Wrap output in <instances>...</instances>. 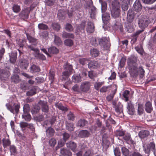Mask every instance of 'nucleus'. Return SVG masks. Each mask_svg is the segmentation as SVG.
<instances>
[{
  "instance_id": "obj_1",
  "label": "nucleus",
  "mask_w": 156,
  "mask_h": 156,
  "mask_svg": "<svg viewBox=\"0 0 156 156\" xmlns=\"http://www.w3.org/2000/svg\"><path fill=\"white\" fill-rule=\"evenodd\" d=\"M137 66L128 67L130 75L131 77L135 78L138 76L139 72L140 78H142L144 75L145 71L142 66H140L138 68Z\"/></svg>"
},
{
  "instance_id": "obj_2",
  "label": "nucleus",
  "mask_w": 156,
  "mask_h": 156,
  "mask_svg": "<svg viewBox=\"0 0 156 156\" xmlns=\"http://www.w3.org/2000/svg\"><path fill=\"white\" fill-rule=\"evenodd\" d=\"M112 8L111 10L112 16L115 19L119 17L120 15V7L119 2H112Z\"/></svg>"
},
{
  "instance_id": "obj_3",
  "label": "nucleus",
  "mask_w": 156,
  "mask_h": 156,
  "mask_svg": "<svg viewBox=\"0 0 156 156\" xmlns=\"http://www.w3.org/2000/svg\"><path fill=\"white\" fill-rule=\"evenodd\" d=\"M153 20L147 17L142 18L138 21L139 27L141 29L144 30L147 27L148 25L152 23Z\"/></svg>"
},
{
  "instance_id": "obj_4",
  "label": "nucleus",
  "mask_w": 156,
  "mask_h": 156,
  "mask_svg": "<svg viewBox=\"0 0 156 156\" xmlns=\"http://www.w3.org/2000/svg\"><path fill=\"white\" fill-rule=\"evenodd\" d=\"M98 44L105 50H108L111 46L109 39L108 37H104L98 39Z\"/></svg>"
},
{
  "instance_id": "obj_5",
  "label": "nucleus",
  "mask_w": 156,
  "mask_h": 156,
  "mask_svg": "<svg viewBox=\"0 0 156 156\" xmlns=\"http://www.w3.org/2000/svg\"><path fill=\"white\" fill-rule=\"evenodd\" d=\"M9 66L6 67L4 69H0V80H7L10 75L9 70H11Z\"/></svg>"
},
{
  "instance_id": "obj_6",
  "label": "nucleus",
  "mask_w": 156,
  "mask_h": 156,
  "mask_svg": "<svg viewBox=\"0 0 156 156\" xmlns=\"http://www.w3.org/2000/svg\"><path fill=\"white\" fill-rule=\"evenodd\" d=\"M143 150L145 153L149 156L150 151H153L155 148V144L154 142L150 143L148 144H144L143 145Z\"/></svg>"
},
{
  "instance_id": "obj_7",
  "label": "nucleus",
  "mask_w": 156,
  "mask_h": 156,
  "mask_svg": "<svg viewBox=\"0 0 156 156\" xmlns=\"http://www.w3.org/2000/svg\"><path fill=\"white\" fill-rule=\"evenodd\" d=\"M7 108L12 113L16 115H17L19 112V108L20 107L19 104H14L13 106L8 104H6Z\"/></svg>"
},
{
  "instance_id": "obj_8",
  "label": "nucleus",
  "mask_w": 156,
  "mask_h": 156,
  "mask_svg": "<svg viewBox=\"0 0 156 156\" xmlns=\"http://www.w3.org/2000/svg\"><path fill=\"white\" fill-rule=\"evenodd\" d=\"M137 57L134 55H132L127 59V64L128 67L138 66L136 63L137 62Z\"/></svg>"
},
{
  "instance_id": "obj_9",
  "label": "nucleus",
  "mask_w": 156,
  "mask_h": 156,
  "mask_svg": "<svg viewBox=\"0 0 156 156\" xmlns=\"http://www.w3.org/2000/svg\"><path fill=\"white\" fill-rule=\"evenodd\" d=\"M93 2L91 1L89 4L87 5V6L90 8V11H89L90 17L92 19H94L96 15V8L94 6H93Z\"/></svg>"
},
{
  "instance_id": "obj_10",
  "label": "nucleus",
  "mask_w": 156,
  "mask_h": 156,
  "mask_svg": "<svg viewBox=\"0 0 156 156\" xmlns=\"http://www.w3.org/2000/svg\"><path fill=\"white\" fill-rule=\"evenodd\" d=\"M38 103L41 106L42 111L43 112L46 113L49 112V107L47 101L40 100Z\"/></svg>"
},
{
  "instance_id": "obj_11",
  "label": "nucleus",
  "mask_w": 156,
  "mask_h": 156,
  "mask_svg": "<svg viewBox=\"0 0 156 156\" xmlns=\"http://www.w3.org/2000/svg\"><path fill=\"white\" fill-rule=\"evenodd\" d=\"M18 65L21 69H27L29 65V62L26 59L22 58L19 60Z\"/></svg>"
},
{
  "instance_id": "obj_12",
  "label": "nucleus",
  "mask_w": 156,
  "mask_h": 156,
  "mask_svg": "<svg viewBox=\"0 0 156 156\" xmlns=\"http://www.w3.org/2000/svg\"><path fill=\"white\" fill-rule=\"evenodd\" d=\"M30 12V10L28 8H26L22 10L19 14L20 17L23 20L28 18Z\"/></svg>"
},
{
  "instance_id": "obj_13",
  "label": "nucleus",
  "mask_w": 156,
  "mask_h": 156,
  "mask_svg": "<svg viewBox=\"0 0 156 156\" xmlns=\"http://www.w3.org/2000/svg\"><path fill=\"white\" fill-rule=\"evenodd\" d=\"M9 61L11 63L14 64L16 61L17 57V52L16 51H12L9 53Z\"/></svg>"
},
{
  "instance_id": "obj_14",
  "label": "nucleus",
  "mask_w": 156,
  "mask_h": 156,
  "mask_svg": "<svg viewBox=\"0 0 156 156\" xmlns=\"http://www.w3.org/2000/svg\"><path fill=\"white\" fill-rule=\"evenodd\" d=\"M90 83L89 82L85 81L83 82L80 86V90L81 91L87 92L90 89Z\"/></svg>"
},
{
  "instance_id": "obj_15",
  "label": "nucleus",
  "mask_w": 156,
  "mask_h": 156,
  "mask_svg": "<svg viewBox=\"0 0 156 156\" xmlns=\"http://www.w3.org/2000/svg\"><path fill=\"white\" fill-rule=\"evenodd\" d=\"M90 135L89 131L87 130H83L79 132L78 136L81 138H85L89 137Z\"/></svg>"
},
{
  "instance_id": "obj_16",
  "label": "nucleus",
  "mask_w": 156,
  "mask_h": 156,
  "mask_svg": "<svg viewBox=\"0 0 156 156\" xmlns=\"http://www.w3.org/2000/svg\"><path fill=\"white\" fill-rule=\"evenodd\" d=\"M134 12L131 9H129L127 12V20L128 22H132L134 17Z\"/></svg>"
},
{
  "instance_id": "obj_17",
  "label": "nucleus",
  "mask_w": 156,
  "mask_h": 156,
  "mask_svg": "<svg viewBox=\"0 0 156 156\" xmlns=\"http://www.w3.org/2000/svg\"><path fill=\"white\" fill-rule=\"evenodd\" d=\"M142 6L139 0H136L133 6V9L136 12L140 11L142 9Z\"/></svg>"
},
{
  "instance_id": "obj_18",
  "label": "nucleus",
  "mask_w": 156,
  "mask_h": 156,
  "mask_svg": "<svg viewBox=\"0 0 156 156\" xmlns=\"http://www.w3.org/2000/svg\"><path fill=\"white\" fill-rule=\"evenodd\" d=\"M127 108L128 114L130 115H133L134 114L135 112L134 106L130 101L128 102Z\"/></svg>"
},
{
  "instance_id": "obj_19",
  "label": "nucleus",
  "mask_w": 156,
  "mask_h": 156,
  "mask_svg": "<svg viewBox=\"0 0 156 156\" xmlns=\"http://www.w3.org/2000/svg\"><path fill=\"white\" fill-rule=\"evenodd\" d=\"M86 24V21L84 20H83L81 24L77 27L76 30L75 31L76 33L79 34L80 31H83Z\"/></svg>"
},
{
  "instance_id": "obj_20",
  "label": "nucleus",
  "mask_w": 156,
  "mask_h": 156,
  "mask_svg": "<svg viewBox=\"0 0 156 156\" xmlns=\"http://www.w3.org/2000/svg\"><path fill=\"white\" fill-rule=\"evenodd\" d=\"M112 87H115V88L114 90L112 91L110 94L106 97V100L108 102L110 101L113 99L117 91V87L115 85H113Z\"/></svg>"
},
{
  "instance_id": "obj_21",
  "label": "nucleus",
  "mask_w": 156,
  "mask_h": 156,
  "mask_svg": "<svg viewBox=\"0 0 156 156\" xmlns=\"http://www.w3.org/2000/svg\"><path fill=\"white\" fill-rule=\"evenodd\" d=\"M61 154L64 156H72V153L70 150L67 148H62L60 149Z\"/></svg>"
},
{
  "instance_id": "obj_22",
  "label": "nucleus",
  "mask_w": 156,
  "mask_h": 156,
  "mask_svg": "<svg viewBox=\"0 0 156 156\" xmlns=\"http://www.w3.org/2000/svg\"><path fill=\"white\" fill-rule=\"evenodd\" d=\"M126 30L129 33H132L134 30V27L132 22H128L125 25Z\"/></svg>"
},
{
  "instance_id": "obj_23",
  "label": "nucleus",
  "mask_w": 156,
  "mask_h": 156,
  "mask_svg": "<svg viewBox=\"0 0 156 156\" xmlns=\"http://www.w3.org/2000/svg\"><path fill=\"white\" fill-rule=\"evenodd\" d=\"M144 108L147 113H151L153 110L151 102L149 101H147L145 104Z\"/></svg>"
},
{
  "instance_id": "obj_24",
  "label": "nucleus",
  "mask_w": 156,
  "mask_h": 156,
  "mask_svg": "<svg viewBox=\"0 0 156 156\" xmlns=\"http://www.w3.org/2000/svg\"><path fill=\"white\" fill-rule=\"evenodd\" d=\"M98 66V62L95 61H91L88 64V67L90 69H97Z\"/></svg>"
},
{
  "instance_id": "obj_25",
  "label": "nucleus",
  "mask_w": 156,
  "mask_h": 156,
  "mask_svg": "<svg viewBox=\"0 0 156 156\" xmlns=\"http://www.w3.org/2000/svg\"><path fill=\"white\" fill-rule=\"evenodd\" d=\"M149 131L146 130H142L139 133V137L141 139L147 138L149 135Z\"/></svg>"
},
{
  "instance_id": "obj_26",
  "label": "nucleus",
  "mask_w": 156,
  "mask_h": 156,
  "mask_svg": "<svg viewBox=\"0 0 156 156\" xmlns=\"http://www.w3.org/2000/svg\"><path fill=\"white\" fill-rule=\"evenodd\" d=\"M27 38L29 42L31 44H37V40L34 37H32L28 33H26Z\"/></svg>"
},
{
  "instance_id": "obj_27",
  "label": "nucleus",
  "mask_w": 156,
  "mask_h": 156,
  "mask_svg": "<svg viewBox=\"0 0 156 156\" xmlns=\"http://www.w3.org/2000/svg\"><path fill=\"white\" fill-rule=\"evenodd\" d=\"M66 129L69 131H72L74 130V124L72 122H68L67 121L65 122Z\"/></svg>"
},
{
  "instance_id": "obj_28",
  "label": "nucleus",
  "mask_w": 156,
  "mask_h": 156,
  "mask_svg": "<svg viewBox=\"0 0 156 156\" xmlns=\"http://www.w3.org/2000/svg\"><path fill=\"white\" fill-rule=\"evenodd\" d=\"M41 69L40 67L35 65H33L30 68V71L33 73H39Z\"/></svg>"
},
{
  "instance_id": "obj_29",
  "label": "nucleus",
  "mask_w": 156,
  "mask_h": 156,
  "mask_svg": "<svg viewBox=\"0 0 156 156\" xmlns=\"http://www.w3.org/2000/svg\"><path fill=\"white\" fill-rule=\"evenodd\" d=\"M113 108H115V111L116 112L119 113H122L123 106L120 102L118 103L117 105L116 106L113 107Z\"/></svg>"
},
{
  "instance_id": "obj_30",
  "label": "nucleus",
  "mask_w": 156,
  "mask_h": 156,
  "mask_svg": "<svg viewBox=\"0 0 156 156\" xmlns=\"http://www.w3.org/2000/svg\"><path fill=\"white\" fill-rule=\"evenodd\" d=\"M64 69L65 71H67L68 72L72 73L73 70V66L67 63H65L63 66Z\"/></svg>"
},
{
  "instance_id": "obj_31",
  "label": "nucleus",
  "mask_w": 156,
  "mask_h": 156,
  "mask_svg": "<svg viewBox=\"0 0 156 156\" xmlns=\"http://www.w3.org/2000/svg\"><path fill=\"white\" fill-rule=\"evenodd\" d=\"M68 147L70 148L73 151H74L76 147V143L72 141H69L66 144Z\"/></svg>"
},
{
  "instance_id": "obj_32",
  "label": "nucleus",
  "mask_w": 156,
  "mask_h": 156,
  "mask_svg": "<svg viewBox=\"0 0 156 156\" xmlns=\"http://www.w3.org/2000/svg\"><path fill=\"white\" fill-rule=\"evenodd\" d=\"M48 53L52 54H56L59 52L58 50L55 47L53 46L51 47L48 48Z\"/></svg>"
},
{
  "instance_id": "obj_33",
  "label": "nucleus",
  "mask_w": 156,
  "mask_h": 156,
  "mask_svg": "<svg viewBox=\"0 0 156 156\" xmlns=\"http://www.w3.org/2000/svg\"><path fill=\"white\" fill-rule=\"evenodd\" d=\"M26 39H17L16 40L17 44L20 47V48H23L24 46V44L26 43Z\"/></svg>"
},
{
  "instance_id": "obj_34",
  "label": "nucleus",
  "mask_w": 156,
  "mask_h": 156,
  "mask_svg": "<svg viewBox=\"0 0 156 156\" xmlns=\"http://www.w3.org/2000/svg\"><path fill=\"white\" fill-rule=\"evenodd\" d=\"M62 37L64 38H68L74 39V35L71 33H67L66 31H63L62 34Z\"/></svg>"
},
{
  "instance_id": "obj_35",
  "label": "nucleus",
  "mask_w": 156,
  "mask_h": 156,
  "mask_svg": "<svg viewBox=\"0 0 156 156\" xmlns=\"http://www.w3.org/2000/svg\"><path fill=\"white\" fill-rule=\"evenodd\" d=\"M11 82L15 83H17L21 81L18 75L13 74L11 77Z\"/></svg>"
},
{
  "instance_id": "obj_36",
  "label": "nucleus",
  "mask_w": 156,
  "mask_h": 156,
  "mask_svg": "<svg viewBox=\"0 0 156 156\" xmlns=\"http://www.w3.org/2000/svg\"><path fill=\"white\" fill-rule=\"evenodd\" d=\"M46 132L47 136L51 137L54 135L55 131L53 128L51 127H49L46 130Z\"/></svg>"
},
{
  "instance_id": "obj_37",
  "label": "nucleus",
  "mask_w": 156,
  "mask_h": 156,
  "mask_svg": "<svg viewBox=\"0 0 156 156\" xmlns=\"http://www.w3.org/2000/svg\"><path fill=\"white\" fill-rule=\"evenodd\" d=\"M58 0H45V5L48 6H51L56 4Z\"/></svg>"
},
{
  "instance_id": "obj_38",
  "label": "nucleus",
  "mask_w": 156,
  "mask_h": 156,
  "mask_svg": "<svg viewBox=\"0 0 156 156\" xmlns=\"http://www.w3.org/2000/svg\"><path fill=\"white\" fill-rule=\"evenodd\" d=\"M121 151L123 155L124 156H131L128 149L126 147H122L121 148Z\"/></svg>"
},
{
  "instance_id": "obj_39",
  "label": "nucleus",
  "mask_w": 156,
  "mask_h": 156,
  "mask_svg": "<svg viewBox=\"0 0 156 156\" xmlns=\"http://www.w3.org/2000/svg\"><path fill=\"white\" fill-rule=\"evenodd\" d=\"M102 20L104 22L109 20L110 19V14L109 13L105 12L102 14Z\"/></svg>"
},
{
  "instance_id": "obj_40",
  "label": "nucleus",
  "mask_w": 156,
  "mask_h": 156,
  "mask_svg": "<svg viewBox=\"0 0 156 156\" xmlns=\"http://www.w3.org/2000/svg\"><path fill=\"white\" fill-rule=\"evenodd\" d=\"M36 93V88L35 87H32L30 90L26 92V95L28 96H32L35 94Z\"/></svg>"
},
{
  "instance_id": "obj_41",
  "label": "nucleus",
  "mask_w": 156,
  "mask_h": 156,
  "mask_svg": "<svg viewBox=\"0 0 156 156\" xmlns=\"http://www.w3.org/2000/svg\"><path fill=\"white\" fill-rule=\"evenodd\" d=\"M72 81L75 83H78L81 81V78L80 75L74 74L72 77Z\"/></svg>"
},
{
  "instance_id": "obj_42",
  "label": "nucleus",
  "mask_w": 156,
  "mask_h": 156,
  "mask_svg": "<svg viewBox=\"0 0 156 156\" xmlns=\"http://www.w3.org/2000/svg\"><path fill=\"white\" fill-rule=\"evenodd\" d=\"M37 44H31L30 45L27 44V48L30 51H34L38 49L37 48Z\"/></svg>"
},
{
  "instance_id": "obj_43",
  "label": "nucleus",
  "mask_w": 156,
  "mask_h": 156,
  "mask_svg": "<svg viewBox=\"0 0 156 156\" xmlns=\"http://www.w3.org/2000/svg\"><path fill=\"white\" fill-rule=\"evenodd\" d=\"M113 85L112 86H103L101 88L100 91L101 92H106L108 91L111 90L112 88H115V87H112Z\"/></svg>"
},
{
  "instance_id": "obj_44",
  "label": "nucleus",
  "mask_w": 156,
  "mask_h": 156,
  "mask_svg": "<svg viewBox=\"0 0 156 156\" xmlns=\"http://www.w3.org/2000/svg\"><path fill=\"white\" fill-rule=\"evenodd\" d=\"M55 106L56 108L63 111L66 112L68 110L67 108L64 106L61 103H56L55 104Z\"/></svg>"
},
{
  "instance_id": "obj_45",
  "label": "nucleus",
  "mask_w": 156,
  "mask_h": 156,
  "mask_svg": "<svg viewBox=\"0 0 156 156\" xmlns=\"http://www.w3.org/2000/svg\"><path fill=\"white\" fill-rule=\"evenodd\" d=\"M129 91L128 90H125L122 94V95L123 98V100L125 101H128L129 100Z\"/></svg>"
},
{
  "instance_id": "obj_46",
  "label": "nucleus",
  "mask_w": 156,
  "mask_h": 156,
  "mask_svg": "<svg viewBox=\"0 0 156 156\" xmlns=\"http://www.w3.org/2000/svg\"><path fill=\"white\" fill-rule=\"evenodd\" d=\"M40 109V107L37 105L34 106L31 109V112L32 115L38 113Z\"/></svg>"
},
{
  "instance_id": "obj_47",
  "label": "nucleus",
  "mask_w": 156,
  "mask_h": 156,
  "mask_svg": "<svg viewBox=\"0 0 156 156\" xmlns=\"http://www.w3.org/2000/svg\"><path fill=\"white\" fill-rule=\"evenodd\" d=\"M22 118L26 121H30L31 119V116L29 113H23Z\"/></svg>"
},
{
  "instance_id": "obj_48",
  "label": "nucleus",
  "mask_w": 156,
  "mask_h": 156,
  "mask_svg": "<svg viewBox=\"0 0 156 156\" xmlns=\"http://www.w3.org/2000/svg\"><path fill=\"white\" fill-rule=\"evenodd\" d=\"M90 54L93 57H95L99 54V51L96 48H93L90 50Z\"/></svg>"
},
{
  "instance_id": "obj_49",
  "label": "nucleus",
  "mask_w": 156,
  "mask_h": 156,
  "mask_svg": "<svg viewBox=\"0 0 156 156\" xmlns=\"http://www.w3.org/2000/svg\"><path fill=\"white\" fill-rule=\"evenodd\" d=\"M71 74L67 71H65L62 72V80H67Z\"/></svg>"
},
{
  "instance_id": "obj_50",
  "label": "nucleus",
  "mask_w": 156,
  "mask_h": 156,
  "mask_svg": "<svg viewBox=\"0 0 156 156\" xmlns=\"http://www.w3.org/2000/svg\"><path fill=\"white\" fill-rule=\"evenodd\" d=\"M87 123V121L85 119H81L78 122L77 125L78 126L80 127H83L85 126Z\"/></svg>"
},
{
  "instance_id": "obj_51",
  "label": "nucleus",
  "mask_w": 156,
  "mask_h": 156,
  "mask_svg": "<svg viewBox=\"0 0 156 156\" xmlns=\"http://www.w3.org/2000/svg\"><path fill=\"white\" fill-rule=\"evenodd\" d=\"M121 1L122 2V9L124 11L127 10L128 8V5L129 4L125 0H123Z\"/></svg>"
},
{
  "instance_id": "obj_52",
  "label": "nucleus",
  "mask_w": 156,
  "mask_h": 156,
  "mask_svg": "<svg viewBox=\"0 0 156 156\" xmlns=\"http://www.w3.org/2000/svg\"><path fill=\"white\" fill-rule=\"evenodd\" d=\"M38 27L40 30H46L48 29V26L43 23H39L38 25Z\"/></svg>"
},
{
  "instance_id": "obj_53",
  "label": "nucleus",
  "mask_w": 156,
  "mask_h": 156,
  "mask_svg": "<svg viewBox=\"0 0 156 156\" xmlns=\"http://www.w3.org/2000/svg\"><path fill=\"white\" fill-rule=\"evenodd\" d=\"M51 27L54 30L57 31H58L60 28L59 24L56 23H53L51 24Z\"/></svg>"
},
{
  "instance_id": "obj_54",
  "label": "nucleus",
  "mask_w": 156,
  "mask_h": 156,
  "mask_svg": "<svg viewBox=\"0 0 156 156\" xmlns=\"http://www.w3.org/2000/svg\"><path fill=\"white\" fill-rule=\"evenodd\" d=\"M101 5V11L102 13L105 12L107 9V3L104 1L100 2Z\"/></svg>"
},
{
  "instance_id": "obj_55",
  "label": "nucleus",
  "mask_w": 156,
  "mask_h": 156,
  "mask_svg": "<svg viewBox=\"0 0 156 156\" xmlns=\"http://www.w3.org/2000/svg\"><path fill=\"white\" fill-rule=\"evenodd\" d=\"M54 41L55 44L57 45H59L62 43V41L60 38L56 35H54Z\"/></svg>"
},
{
  "instance_id": "obj_56",
  "label": "nucleus",
  "mask_w": 156,
  "mask_h": 156,
  "mask_svg": "<svg viewBox=\"0 0 156 156\" xmlns=\"http://www.w3.org/2000/svg\"><path fill=\"white\" fill-rule=\"evenodd\" d=\"M97 76V74L94 71L91 70L88 72V76L90 79H93Z\"/></svg>"
},
{
  "instance_id": "obj_57",
  "label": "nucleus",
  "mask_w": 156,
  "mask_h": 156,
  "mask_svg": "<svg viewBox=\"0 0 156 156\" xmlns=\"http://www.w3.org/2000/svg\"><path fill=\"white\" fill-rule=\"evenodd\" d=\"M28 123L24 122H20V125L23 131L25 130L27 128Z\"/></svg>"
},
{
  "instance_id": "obj_58",
  "label": "nucleus",
  "mask_w": 156,
  "mask_h": 156,
  "mask_svg": "<svg viewBox=\"0 0 156 156\" xmlns=\"http://www.w3.org/2000/svg\"><path fill=\"white\" fill-rule=\"evenodd\" d=\"M144 107L142 105L138 104V113L139 115H140L142 114L144 112Z\"/></svg>"
},
{
  "instance_id": "obj_59",
  "label": "nucleus",
  "mask_w": 156,
  "mask_h": 156,
  "mask_svg": "<svg viewBox=\"0 0 156 156\" xmlns=\"http://www.w3.org/2000/svg\"><path fill=\"white\" fill-rule=\"evenodd\" d=\"M98 39H96L95 38H92L90 40V43L93 46L96 47L97 46L98 44Z\"/></svg>"
},
{
  "instance_id": "obj_60",
  "label": "nucleus",
  "mask_w": 156,
  "mask_h": 156,
  "mask_svg": "<svg viewBox=\"0 0 156 156\" xmlns=\"http://www.w3.org/2000/svg\"><path fill=\"white\" fill-rule=\"evenodd\" d=\"M131 156H143L138 150L134 149L131 153Z\"/></svg>"
},
{
  "instance_id": "obj_61",
  "label": "nucleus",
  "mask_w": 156,
  "mask_h": 156,
  "mask_svg": "<svg viewBox=\"0 0 156 156\" xmlns=\"http://www.w3.org/2000/svg\"><path fill=\"white\" fill-rule=\"evenodd\" d=\"M64 43L67 46H71L73 45V42L72 40L67 39L64 41Z\"/></svg>"
},
{
  "instance_id": "obj_62",
  "label": "nucleus",
  "mask_w": 156,
  "mask_h": 156,
  "mask_svg": "<svg viewBox=\"0 0 156 156\" xmlns=\"http://www.w3.org/2000/svg\"><path fill=\"white\" fill-rule=\"evenodd\" d=\"M73 27L72 25L69 23H67L66 25L65 29L68 31L71 32L73 30Z\"/></svg>"
},
{
  "instance_id": "obj_63",
  "label": "nucleus",
  "mask_w": 156,
  "mask_h": 156,
  "mask_svg": "<svg viewBox=\"0 0 156 156\" xmlns=\"http://www.w3.org/2000/svg\"><path fill=\"white\" fill-rule=\"evenodd\" d=\"M30 108L29 105L26 104L23 107V113H29Z\"/></svg>"
},
{
  "instance_id": "obj_64",
  "label": "nucleus",
  "mask_w": 156,
  "mask_h": 156,
  "mask_svg": "<svg viewBox=\"0 0 156 156\" xmlns=\"http://www.w3.org/2000/svg\"><path fill=\"white\" fill-rule=\"evenodd\" d=\"M12 8L13 12L16 13H18L20 10V6L17 5H14Z\"/></svg>"
}]
</instances>
